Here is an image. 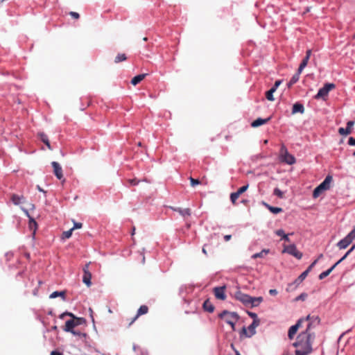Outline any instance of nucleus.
<instances>
[{
  "label": "nucleus",
  "instance_id": "1",
  "mask_svg": "<svg viewBox=\"0 0 355 355\" xmlns=\"http://www.w3.org/2000/svg\"><path fill=\"white\" fill-rule=\"evenodd\" d=\"M320 323V319L315 316L314 320L311 321L306 330L301 332L297 337L296 341L293 344L296 348L295 355H309L312 351V342L314 336L310 333L313 326H315Z\"/></svg>",
  "mask_w": 355,
  "mask_h": 355
},
{
  "label": "nucleus",
  "instance_id": "2",
  "mask_svg": "<svg viewBox=\"0 0 355 355\" xmlns=\"http://www.w3.org/2000/svg\"><path fill=\"white\" fill-rule=\"evenodd\" d=\"M333 178L331 175H327L322 183H320L313 191V197L317 198L324 191L330 189Z\"/></svg>",
  "mask_w": 355,
  "mask_h": 355
},
{
  "label": "nucleus",
  "instance_id": "3",
  "mask_svg": "<svg viewBox=\"0 0 355 355\" xmlns=\"http://www.w3.org/2000/svg\"><path fill=\"white\" fill-rule=\"evenodd\" d=\"M279 159L282 162L286 163L289 165L294 164L296 162L295 157L288 152L284 145H282L280 148Z\"/></svg>",
  "mask_w": 355,
  "mask_h": 355
},
{
  "label": "nucleus",
  "instance_id": "4",
  "mask_svg": "<svg viewBox=\"0 0 355 355\" xmlns=\"http://www.w3.org/2000/svg\"><path fill=\"white\" fill-rule=\"evenodd\" d=\"M239 318L236 313L223 311V322L229 324L232 330H234V325L238 322Z\"/></svg>",
  "mask_w": 355,
  "mask_h": 355
},
{
  "label": "nucleus",
  "instance_id": "5",
  "mask_svg": "<svg viewBox=\"0 0 355 355\" xmlns=\"http://www.w3.org/2000/svg\"><path fill=\"white\" fill-rule=\"evenodd\" d=\"M315 317V316H313V317H311L309 315H307L306 318H300V320H298V321L297 322V323L293 326H291L289 329H288V336L289 338V339L292 340L295 336V334L297 333L299 327H300L301 325V323L304 321H308V320H310L311 321H313L314 320V318Z\"/></svg>",
  "mask_w": 355,
  "mask_h": 355
},
{
  "label": "nucleus",
  "instance_id": "6",
  "mask_svg": "<svg viewBox=\"0 0 355 355\" xmlns=\"http://www.w3.org/2000/svg\"><path fill=\"white\" fill-rule=\"evenodd\" d=\"M335 87V85L333 84V83H327L324 85V87H322V88H320L317 94L315 95V98L316 99H319V98H324V97H326L329 92H330L331 89H334Z\"/></svg>",
  "mask_w": 355,
  "mask_h": 355
},
{
  "label": "nucleus",
  "instance_id": "7",
  "mask_svg": "<svg viewBox=\"0 0 355 355\" xmlns=\"http://www.w3.org/2000/svg\"><path fill=\"white\" fill-rule=\"evenodd\" d=\"M283 252L295 257L297 259H300L302 257V253L297 250L295 245L294 244L285 246Z\"/></svg>",
  "mask_w": 355,
  "mask_h": 355
},
{
  "label": "nucleus",
  "instance_id": "8",
  "mask_svg": "<svg viewBox=\"0 0 355 355\" xmlns=\"http://www.w3.org/2000/svg\"><path fill=\"white\" fill-rule=\"evenodd\" d=\"M90 262L85 264V266L83 268V282L87 286H90L92 284L91 279H92V274L89 271V266Z\"/></svg>",
  "mask_w": 355,
  "mask_h": 355
},
{
  "label": "nucleus",
  "instance_id": "9",
  "mask_svg": "<svg viewBox=\"0 0 355 355\" xmlns=\"http://www.w3.org/2000/svg\"><path fill=\"white\" fill-rule=\"evenodd\" d=\"M259 324H260V320L252 321V324L248 327V332H247V330L245 327H243L242 331L245 334V336L247 337H251L254 334H255V333H256L255 329H256V327H257L259 325Z\"/></svg>",
  "mask_w": 355,
  "mask_h": 355
},
{
  "label": "nucleus",
  "instance_id": "10",
  "mask_svg": "<svg viewBox=\"0 0 355 355\" xmlns=\"http://www.w3.org/2000/svg\"><path fill=\"white\" fill-rule=\"evenodd\" d=\"M148 312V307L146 305L141 306L137 311V315L130 320L128 326L130 327V325H132L140 315L146 314Z\"/></svg>",
  "mask_w": 355,
  "mask_h": 355
},
{
  "label": "nucleus",
  "instance_id": "11",
  "mask_svg": "<svg viewBox=\"0 0 355 355\" xmlns=\"http://www.w3.org/2000/svg\"><path fill=\"white\" fill-rule=\"evenodd\" d=\"M51 165L53 168V173L56 178L59 180H62L63 178L62 168L57 162H53Z\"/></svg>",
  "mask_w": 355,
  "mask_h": 355
},
{
  "label": "nucleus",
  "instance_id": "12",
  "mask_svg": "<svg viewBox=\"0 0 355 355\" xmlns=\"http://www.w3.org/2000/svg\"><path fill=\"white\" fill-rule=\"evenodd\" d=\"M354 125V121H348L347 123V127H345V128H340L338 129L339 134H340L341 135H347L350 134L352 132V128H353Z\"/></svg>",
  "mask_w": 355,
  "mask_h": 355
},
{
  "label": "nucleus",
  "instance_id": "13",
  "mask_svg": "<svg viewBox=\"0 0 355 355\" xmlns=\"http://www.w3.org/2000/svg\"><path fill=\"white\" fill-rule=\"evenodd\" d=\"M236 297L239 301H241L245 305H249L250 300H251V296L241 293H239L237 294Z\"/></svg>",
  "mask_w": 355,
  "mask_h": 355
},
{
  "label": "nucleus",
  "instance_id": "14",
  "mask_svg": "<svg viewBox=\"0 0 355 355\" xmlns=\"http://www.w3.org/2000/svg\"><path fill=\"white\" fill-rule=\"evenodd\" d=\"M77 327L73 319L67 320L65 323L64 327H63V330L67 332L72 331L74 328Z\"/></svg>",
  "mask_w": 355,
  "mask_h": 355
},
{
  "label": "nucleus",
  "instance_id": "15",
  "mask_svg": "<svg viewBox=\"0 0 355 355\" xmlns=\"http://www.w3.org/2000/svg\"><path fill=\"white\" fill-rule=\"evenodd\" d=\"M308 271H304L298 277L297 279H296L293 283L292 284H290L288 285V287H291L293 284H295L296 286H298L300 283H302L304 279L306 277V276L308 275ZM289 288H287V290H288Z\"/></svg>",
  "mask_w": 355,
  "mask_h": 355
},
{
  "label": "nucleus",
  "instance_id": "16",
  "mask_svg": "<svg viewBox=\"0 0 355 355\" xmlns=\"http://www.w3.org/2000/svg\"><path fill=\"white\" fill-rule=\"evenodd\" d=\"M352 243V242L345 236L337 243V246L340 250H343L347 248Z\"/></svg>",
  "mask_w": 355,
  "mask_h": 355
},
{
  "label": "nucleus",
  "instance_id": "17",
  "mask_svg": "<svg viewBox=\"0 0 355 355\" xmlns=\"http://www.w3.org/2000/svg\"><path fill=\"white\" fill-rule=\"evenodd\" d=\"M10 200L15 205H19L25 202V198L23 196H18L17 194H12Z\"/></svg>",
  "mask_w": 355,
  "mask_h": 355
},
{
  "label": "nucleus",
  "instance_id": "18",
  "mask_svg": "<svg viewBox=\"0 0 355 355\" xmlns=\"http://www.w3.org/2000/svg\"><path fill=\"white\" fill-rule=\"evenodd\" d=\"M24 211L25 212L26 216L28 217H29V218H30L29 219V228L31 230L33 231V234L34 235L35 233V231L37 230V223L33 218L30 217L29 214L27 210L24 209Z\"/></svg>",
  "mask_w": 355,
  "mask_h": 355
},
{
  "label": "nucleus",
  "instance_id": "19",
  "mask_svg": "<svg viewBox=\"0 0 355 355\" xmlns=\"http://www.w3.org/2000/svg\"><path fill=\"white\" fill-rule=\"evenodd\" d=\"M304 112V107L302 103H296L293 105L292 109V114H295L296 113L303 114Z\"/></svg>",
  "mask_w": 355,
  "mask_h": 355
},
{
  "label": "nucleus",
  "instance_id": "20",
  "mask_svg": "<svg viewBox=\"0 0 355 355\" xmlns=\"http://www.w3.org/2000/svg\"><path fill=\"white\" fill-rule=\"evenodd\" d=\"M270 119V117L265 119H261V118H258L252 123L251 125L253 128H257V127H259L260 125H262L266 123Z\"/></svg>",
  "mask_w": 355,
  "mask_h": 355
},
{
  "label": "nucleus",
  "instance_id": "21",
  "mask_svg": "<svg viewBox=\"0 0 355 355\" xmlns=\"http://www.w3.org/2000/svg\"><path fill=\"white\" fill-rule=\"evenodd\" d=\"M173 211L178 212L180 215L185 217L186 216H190L191 215V210L189 208L187 209H181L180 207H172L171 208Z\"/></svg>",
  "mask_w": 355,
  "mask_h": 355
},
{
  "label": "nucleus",
  "instance_id": "22",
  "mask_svg": "<svg viewBox=\"0 0 355 355\" xmlns=\"http://www.w3.org/2000/svg\"><path fill=\"white\" fill-rule=\"evenodd\" d=\"M263 299L262 297H251L249 305L252 307L257 306L263 302Z\"/></svg>",
  "mask_w": 355,
  "mask_h": 355
},
{
  "label": "nucleus",
  "instance_id": "23",
  "mask_svg": "<svg viewBox=\"0 0 355 355\" xmlns=\"http://www.w3.org/2000/svg\"><path fill=\"white\" fill-rule=\"evenodd\" d=\"M202 306L204 310L209 313H212L214 311V306L209 300H205Z\"/></svg>",
  "mask_w": 355,
  "mask_h": 355
},
{
  "label": "nucleus",
  "instance_id": "24",
  "mask_svg": "<svg viewBox=\"0 0 355 355\" xmlns=\"http://www.w3.org/2000/svg\"><path fill=\"white\" fill-rule=\"evenodd\" d=\"M146 75H147L146 73H142V74H139V75L135 76L131 80V83L133 85H137L138 83H139L141 81H142L145 78Z\"/></svg>",
  "mask_w": 355,
  "mask_h": 355
},
{
  "label": "nucleus",
  "instance_id": "25",
  "mask_svg": "<svg viewBox=\"0 0 355 355\" xmlns=\"http://www.w3.org/2000/svg\"><path fill=\"white\" fill-rule=\"evenodd\" d=\"M301 73H299L298 71L292 76L291 79L290 80L289 83H288V86L291 87L293 84L296 83L300 78V75Z\"/></svg>",
  "mask_w": 355,
  "mask_h": 355
},
{
  "label": "nucleus",
  "instance_id": "26",
  "mask_svg": "<svg viewBox=\"0 0 355 355\" xmlns=\"http://www.w3.org/2000/svg\"><path fill=\"white\" fill-rule=\"evenodd\" d=\"M264 205L272 214H277L282 211V209L280 207H272L267 203H264Z\"/></svg>",
  "mask_w": 355,
  "mask_h": 355
},
{
  "label": "nucleus",
  "instance_id": "27",
  "mask_svg": "<svg viewBox=\"0 0 355 355\" xmlns=\"http://www.w3.org/2000/svg\"><path fill=\"white\" fill-rule=\"evenodd\" d=\"M335 268H336V265H334L329 269L320 273L319 275V279H323L324 278L327 277Z\"/></svg>",
  "mask_w": 355,
  "mask_h": 355
},
{
  "label": "nucleus",
  "instance_id": "28",
  "mask_svg": "<svg viewBox=\"0 0 355 355\" xmlns=\"http://www.w3.org/2000/svg\"><path fill=\"white\" fill-rule=\"evenodd\" d=\"M275 233L277 236H281L282 238V239L285 240L286 241H289L288 235L285 234V232L283 230H282V229L277 230L275 232Z\"/></svg>",
  "mask_w": 355,
  "mask_h": 355
},
{
  "label": "nucleus",
  "instance_id": "29",
  "mask_svg": "<svg viewBox=\"0 0 355 355\" xmlns=\"http://www.w3.org/2000/svg\"><path fill=\"white\" fill-rule=\"evenodd\" d=\"M127 59V57L125 55V53H119L118 54L115 58H114V62L115 63H119L120 62H123V61H125Z\"/></svg>",
  "mask_w": 355,
  "mask_h": 355
},
{
  "label": "nucleus",
  "instance_id": "30",
  "mask_svg": "<svg viewBox=\"0 0 355 355\" xmlns=\"http://www.w3.org/2000/svg\"><path fill=\"white\" fill-rule=\"evenodd\" d=\"M275 92V90L272 88L269 89L266 94V98L270 101H273L275 100L273 94Z\"/></svg>",
  "mask_w": 355,
  "mask_h": 355
},
{
  "label": "nucleus",
  "instance_id": "31",
  "mask_svg": "<svg viewBox=\"0 0 355 355\" xmlns=\"http://www.w3.org/2000/svg\"><path fill=\"white\" fill-rule=\"evenodd\" d=\"M71 318L75 321L76 326H79V325L85 324L86 322L85 319H84L83 318H78V317H76L74 315H73V317H71Z\"/></svg>",
  "mask_w": 355,
  "mask_h": 355
},
{
  "label": "nucleus",
  "instance_id": "32",
  "mask_svg": "<svg viewBox=\"0 0 355 355\" xmlns=\"http://www.w3.org/2000/svg\"><path fill=\"white\" fill-rule=\"evenodd\" d=\"M214 293L217 299L222 300V286L215 288Z\"/></svg>",
  "mask_w": 355,
  "mask_h": 355
},
{
  "label": "nucleus",
  "instance_id": "33",
  "mask_svg": "<svg viewBox=\"0 0 355 355\" xmlns=\"http://www.w3.org/2000/svg\"><path fill=\"white\" fill-rule=\"evenodd\" d=\"M269 252L268 250H263L261 252L255 253L252 256V259H257L259 257H263L264 254H267Z\"/></svg>",
  "mask_w": 355,
  "mask_h": 355
},
{
  "label": "nucleus",
  "instance_id": "34",
  "mask_svg": "<svg viewBox=\"0 0 355 355\" xmlns=\"http://www.w3.org/2000/svg\"><path fill=\"white\" fill-rule=\"evenodd\" d=\"M64 295H65V292L64 291H61V292L55 291V292L52 293L50 295V297L51 298H55V297H57L58 296H62V297H64Z\"/></svg>",
  "mask_w": 355,
  "mask_h": 355
},
{
  "label": "nucleus",
  "instance_id": "35",
  "mask_svg": "<svg viewBox=\"0 0 355 355\" xmlns=\"http://www.w3.org/2000/svg\"><path fill=\"white\" fill-rule=\"evenodd\" d=\"M70 333H71L74 336H79L80 338H86L87 336V334L85 333H82L81 331H76L75 329H73Z\"/></svg>",
  "mask_w": 355,
  "mask_h": 355
},
{
  "label": "nucleus",
  "instance_id": "36",
  "mask_svg": "<svg viewBox=\"0 0 355 355\" xmlns=\"http://www.w3.org/2000/svg\"><path fill=\"white\" fill-rule=\"evenodd\" d=\"M352 242L355 239V226L353 230L346 236Z\"/></svg>",
  "mask_w": 355,
  "mask_h": 355
},
{
  "label": "nucleus",
  "instance_id": "37",
  "mask_svg": "<svg viewBox=\"0 0 355 355\" xmlns=\"http://www.w3.org/2000/svg\"><path fill=\"white\" fill-rule=\"evenodd\" d=\"M73 232V229H70L69 230L65 231L62 233V239H69L71 236Z\"/></svg>",
  "mask_w": 355,
  "mask_h": 355
},
{
  "label": "nucleus",
  "instance_id": "38",
  "mask_svg": "<svg viewBox=\"0 0 355 355\" xmlns=\"http://www.w3.org/2000/svg\"><path fill=\"white\" fill-rule=\"evenodd\" d=\"M239 196L240 195L236 191L231 193L230 200L233 204H234L236 202V201L239 198Z\"/></svg>",
  "mask_w": 355,
  "mask_h": 355
},
{
  "label": "nucleus",
  "instance_id": "39",
  "mask_svg": "<svg viewBox=\"0 0 355 355\" xmlns=\"http://www.w3.org/2000/svg\"><path fill=\"white\" fill-rule=\"evenodd\" d=\"M189 180H190V182H191V186L193 187H194L196 185H198V184H200L201 183V182L198 179H194L192 177L189 178Z\"/></svg>",
  "mask_w": 355,
  "mask_h": 355
},
{
  "label": "nucleus",
  "instance_id": "40",
  "mask_svg": "<svg viewBox=\"0 0 355 355\" xmlns=\"http://www.w3.org/2000/svg\"><path fill=\"white\" fill-rule=\"evenodd\" d=\"M40 139L42 141V142H44L45 144L49 141V139H48V137L46 135H45L44 133L43 132H41V133H39L38 134Z\"/></svg>",
  "mask_w": 355,
  "mask_h": 355
},
{
  "label": "nucleus",
  "instance_id": "41",
  "mask_svg": "<svg viewBox=\"0 0 355 355\" xmlns=\"http://www.w3.org/2000/svg\"><path fill=\"white\" fill-rule=\"evenodd\" d=\"M274 194L277 196H278L280 198H283L284 197V193L278 188H275L274 189Z\"/></svg>",
  "mask_w": 355,
  "mask_h": 355
},
{
  "label": "nucleus",
  "instance_id": "42",
  "mask_svg": "<svg viewBox=\"0 0 355 355\" xmlns=\"http://www.w3.org/2000/svg\"><path fill=\"white\" fill-rule=\"evenodd\" d=\"M127 181L132 186L137 185L140 182V180H137V178L129 179Z\"/></svg>",
  "mask_w": 355,
  "mask_h": 355
},
{
  "label": "nucleus",
  "instance_id": "43",
  "mask_svg": "<svg viewBox=\"0 0 355 355\" xmlns=\"http://www.w3.org/2000/svg\"><path fill=\"white\" fill-rule=\"evenodd\" d=\"M307 63H306L304 61H302V62L300 63V66H299V68L297 69V71H299V73H302L303 69L307 66Z\"/></svg>",
  "mask_w": 355,
  "mask_h": 355
},
{
  "label": "nucleus",
  "instance_id": "44",
  "mask_svg": "<svg viewBox=\"0 0 355 355\" xmlns=\"http://www.w3.org/2000/svg\"><path fill=\"white\" fill-rule=\"evenodd\" d=\"M248 188V185H244L241 187H240L238 190H237V193L241 195L243 193H244Z\"/></svg>",
  "mask_w": 355,
  "mask_h": 355
},
{
  "label": "nucleus",
  "instance_id": "45",
  "mask_svg": "<svg viewBox=\"0 0 355 355\" xmlns=\"http://www.w3.org/2000/svg\"><path fill=\"white\" fill-rule=\"evenodd\" d=\"M248 313L249 316H250L252 318H253V321L259 320L257 313H252V312H248Z\"/></svg>",
  "mask_w": 355,
  "mask_h": 355
},
{
  "label": "nucleus",
  "instance_id": "46",
  "mask_svg": "<svg viewBox=\"0 0 355 355\" xmlns=\"http://www.w3.org/2000/svg\"><path fill=\"white\" fill-rule=\"evenodd\" d=\"M69 15L72 17L73 19H79V14L76 12H70Z\"/></svg>",
  "mask_w": 355,
  "mask_h": 355
},
{
  "label": "nucleus",
  "instance_id": "47",
  "mask_svg": "<svg viewBox=\"0 0 355 355\" xmlns=\"http://www.w3.org/2000/svg\"><path fill=\"white\" fill-rule=\"evenodd\" d=\"M83 227V224L81 223H76L74 222L73 227L71 228L73 231L75 229H80Z\"/></svg>",
  "mask_w": 355,
  "mask_h": 355
},
{
  "label": "nucleus",
  "instance_id": "48",
  "mask_svg": "<svg viewBox=\"0 0 355 355\" xmlns=\"http://www.w3.org/2000/svg\"><path fill=\"white\" fill-rule=\"evenodd\" d=\"M318 262V259H315L309 266V268L306 270V271H308V273L311 270V269L313 268V267Z\"/></svg>",
  "mask_w": 355,
  "mask_h": 355
},
{
  "label": "nucleus",
  "instance_id": "49",
  "mask_svg": "<svg viewBox=\"0 0 355 355\" xmlns=\"http://www.w3.org/2000/svg\"><path fill=\"white\" fill-rule=\"evenodd\" d=\"M281 83H282L281 80H277L275 83L274 85L272 87V88L274 89L276 91L277 89L278 88V87L280 85Z\"/></svg>",
  "mask_w": 355,
  "mask_h": 355
},
{
  "label": "nucleus",
  "instance_id": "50",
  "mask_svg": "<svg viewBox=\"0 0 355 355\" xmlns=\"http://www.w3.org/2000/svg\"><path fill=\"white\" fill-rule=\"evenodd\" d=\"M348 144L349 146H355V138L349 137L348 140Z\"/></svg>",
  "mask_w": 355,
  "mask_h": 355
},
{
  "label": "nucleus",
  "instance_id": "51",
  "mask_svg": "<svg viewBox=\"0 0 355 355\" xmlns=\"http://www.w3.org/2000/svg\"><path fill=\"white\" fill-rule=\"evenodd\" d=\"M348 255H349V254H347V252H346V253H345V255H344V256H343V257L340 260H338V261L334 264V265H336V266H337L340 263H341L343 260H345V259L347 257V256H348Z\"/></svg>",
  "mask_w": 355,
  "mask_h": 355
},
{
  "label": "nucleus",
  "instance_id": "52",
  "mask_svg": "<svg viewBox=\"0 0 355 355\" xmlns=\"http://www.w3.org/2000/svg\"><path fill=\"white\" fill-rule=\"evenodd\" d=\"M348 255H349V254H347V252H346V253H345V255H344V256H343V257L340 260H338V261L334 264V265H336V266H337L340 263H341L343 260H345V259L347 257V256H348Z\"/></svg>",
  "mask_w": 355,
  "mask_h": 355
},
{
  "label": "nucleus",
  "instance_id": "53",
  "mask_svg": "<svg viewBox=\"0 0 355 355\" xmlns=\"http://www.w3.org/2000/svg\"><path fill=\"white\" fill-rule=\"evenodd\" d=\"M65 315H69V316H71V317H73V313H69V312H65V313H63L62 314H61V315H60V318L61 319H62V318H64V317Z\"/></svg>",
  "mask_w": 355,
  "mask_h": 355
},
{
  "label": "nucleus",
  "instance_id": "54",
  "mask_svg": "<svg viewBox=\"0 0 355 355\" xmlns=\"http://www.w3.org/2000/svg\"><path fill=\"white\" fill-rule=\"evenodd\" d=\"M269 293L271 295H277L278 292L276 289H270L269 291Z\"/></svg>",
  "mask_w": 355,
  "mask_h": 355
},
{
  "label": "nucleus",
  "instance_id": "55",
  "mask_svg": "<svg viewBox=\"0 0 355 355\" xmlns=\"http://www.w3.org/2000/svg\"><path fill=\"white\" fill-rule=\"evenodd\" d=\"M51 355H63L61 352L58 351H52Z\"/></svg>",
  "mask_w": 355,
  "mask_h": 355
},
{
  "label": "nucleus",
  "instance_id": "56",
  "mask_svg": "<svg viewBox=\"0 0 355 355\" xmlns=\"http://www.w3.org/2000/svg\"><path fill=\"white\" fill-rule=\"evenodd\" d=\"M311 55V50L309 49L306 52V57L310 58Z\"/></svg>",
  "mask_w": 355,
  "mask_h": 355
},
{
  "label": "nucleus",
  "instance_id": "57",
  "mask_svg": "<svg viewBox=\"0 0 355 355\" xmlns=\"http://www.w3.org/2000/svg\"><path fill=\"white\" fill-rule=\"evenodd\" d=\"M355 249V245H353L351 248L347 252V254H349Z\"/></svg>",
  "mask_w": 355,
  "mask_h": 355
},
{
  "label": "nucleus",
  "instance_id": "58",
  "mask_svg": "<svg viewBox=\"0 0 355 355\" xmlns=\"http://www.w3.org/2000/svg\"><path fill=\"white\" fill-rule=\"evenodd\" d=\"M223 238H224V239H225V241H227L230 240V239H231V235H225Z\"/></svg>",
  "mask_w": 355,
  "mask_h": 355
},
{
  "label": "nucleus",
  "instance_id": "59",
  "mask_svg": "<svg viewBox=\"0 0 355 355\" xmlns=\"http://www.w3.org/2000/svg\"><path fill=\"white\" fill-rule=\"evenodd\" d=\"M304 295L302 294L300 296H298L296 300H304Z\"/></svg>",
  "mask_w": 355,
  "mask_h": 355
},
{
  "label": "nucleus",
  "instance_id": "60",
  "mask_svg": "<svg viewBox=\"0 0 355 355\" xmlns=\"http://www.w3.org/2000/svg\"><path fill=\"white\" fill-rule=\"evenodd\" d=\"M310 58H307V57H304V59L302 60V61L305 62L306 63L308 64L309 62V60Z\"/></svg>",
  "mask_w": 355,
  "mask_h": 355
},
{
  "label": "nucleus",
  "instance_id": "61",
  "mask_svg": "<svg viewBox=\"0 0 355 355\" xmlns=\"http://www.w3.org/2000/svg\"><path fill=\"white\" fill-rule=\"evenodd\" d=\"M46 146H47V148L49 149V150H51V144H50V142L48 141L46 144Z\"/></svg>",
  "mask_w": 355,
  "mask_h": 355
},
{
  "label": "nucleus",
  "instance_id": "62",
  "mask_svg": "<svg viewBox=\"0 0 355 355\" xmlns=\"http://www.w3.org/2000/svg\"><path fill=\"white\" fill-rule=\"evenodd\" d=\"M206 248H207V245H205V246L202 248V252H203L205 254H207V250H206Z\"/></svg>",
  "mask_w": 355,
  "mask_h": 355
},
{
  "label": "nucleus",
  "instance_id": "63",
  "mask_svg": "<svg viewBox=\"0 0 355 355\" xmlns=\"http://www.w3.org/2000/svg\"><path fill=\"white\" fill-rule=\"evenodd\" d=\"M323 257V254H320L319 256H318V258L317 259L318 261L320 259H322Z\"/></svg>",
  "mask_w": 355,
  "mask_h": 355
},
{
  "label": "nucleus",
  "instance_id": "64",
  "mask_svg": "<svg viewBox=\"0 0 355 355\" xmlns=\"http://www.w3.org/2000/svg\"><path fill=\"white\" fill-rule=\"evenodd\" d=\"M235 355H241L239 351L235 350Z\"/></svg>",
  "mask_w": 355,
  "mask_h": 355
}]
</instances>
